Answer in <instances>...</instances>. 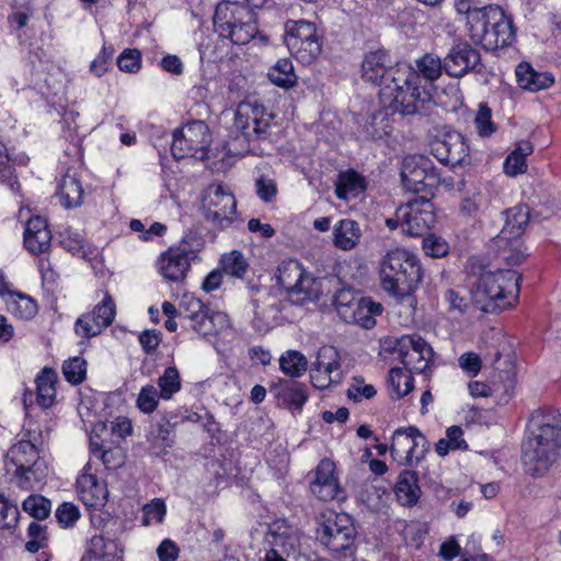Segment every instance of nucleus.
Listing matches in <instances>:
<instances>
[{"mask_svg": "<svg viewBox=\"0 0 561 561\" xmlns=\"http://www.w3.org/2000/svg\"><path fill=\"white\" fill-rule=\"evenodd\" d=\"M561 455V413L546 410L533 415L529 436L524 444L525 465L542 474Z\"/></svg>", "mask_w": 561, "mask_h": 561, "instance_id": "nucleus-1", "label": "nucleus"}, {"mask_svg": "<svg viewBox=\"0 0 561 561\" xmlns=\"http://www.w3.org/2000/svg\"><path fill=\"white\" fill-rule=\"evenodd\" d=\"M520 275L513 270L484 272L471 287L474 306L483 312L496 313L517 304Z\"/></svg>", "mask_w": 561, "mask_h": 561, "instance_id": "nucleus-2", "label": "nucleus"}, {"mask_svg": "<svg viewBox=\"0 0 561 561\" xmlns=\"http://www.w3.org/2000/svg\"><path fill=\"white\" fill-rule=\"evenodd\" d=\"M392 73V84L387 83L379 91L380 101L402 115L423 113L432 96L422 87L420 75L411 65H400L399 70Z\"/></svg>", "mask_w": 561, "mask_h": 561, "instance_id": "nucleus-3", "label": "nucleus"}, {"mask_svg": "<svg viewBox=\"0 0 561 561\" xmlns=\"http://www.w3.org/2000/svg\"><path fill=\"white\" fill-rule=\"evenodd\" d=\"M220 2L213 18L215 31L222 39L234 45H245L259 34L255 13L250 9L263 8L270 0H244Z\"/></svg>", "mask_w": 561, "mask_h": 561, "instance_id": "nucleus-4", "label": "nucleus"}, {"mask_svg": "<svg viewBox=\"0 0 561 561\" xmlns=\"http://www.w3.org/2000/svg\"><path fill=\"white\" fill-rule=\"evenodd\" d=\"M419 259L404 249L389 250L380 261V282L385 291L394 297H409L422 280Z\"/></svg>", "mask_w": 561, "mask_h": 561, "instance_id": "nucleus-5", "label": "nucleus"}, {"mask_svg": "<svg viewBox=\"0 0 561 561\" xmlns=\"http://www.w3.org/2000/svg\"><path fill=\"white\" fill-rule=\"evenodd\" d=\"M467 24L472 42L486 50L507 47L515 38L513 22L499 5L477 9Z\"/></svg>", "mask_w": 561, "mask_h": 561, "instance_id": "nucleus-6", "label": "nucleus"}, {"mask_svg": "<svg viewBox=\"0 0 561 561\" xmlns=\"http://www.w3.org/2000/svg\"><path fill=\"white\" fill-rule=\"evenodd\" d=\"M317 528V539L335 559H352L356 552V529L345 513L329 512L322 515Z\"/></svg>", "mask_w": 561, "mask_h": 561, "instance_id": "nucleus-7", "label": "nucleus"}, {"mask_svg": "<svg viewBox=\"0 0 561 561\" xmlns=\"http://www.w3.org/2000/svg\"><path fill=\"white\" fill-rule=\"evenodd\" d=\"M205 241L197 233H186L179 244L170 247L160 254L158 270L168 282L183 283L192 264L201 262L199 253L204 249Z\"/></svg>", "mask_w": 561, "mask_h": 561, "instance_id": "nucleus-8", "label": "nucleus"}, {"mask_svg": "<svg viewBox=\"0 0 561 561\" xmlns=\"http://www.w3.org/2000/svg\"><path fill=\"white\" fill-rule=\"evenodd\" d=\"M5 469L12 471V482L23 490L34 489L46 476V468L38 462L37 448L30 440H20L9 449Z\"/></svg>", "mask_w": 561, "mask_h": 561, "instance_id": "nucleus-9", "label": "nucleus"}, {"mask_svg": "<svg viewBox=\"0 0 561 561\" xmlns=\"http://www.w3.org/2000/svg\"><path fill=\"white\" fill-rule=\"evenodd\" d=\"M179 317L190 321L191 328L201 335H216L229 328L225 312L213 311L199 298L184 294L179 304Z\"/></svg>", "mask_w": 561, "mask_h": 561, "instance_id": "nucleus-10", "label": "nucleus"}, {"mask_svg": "<svg viewBox=\"0 0 561 561\" xmlns=\"http://www.w3.org/2000/svg\"><path fill=\"white\" fill-rule=\"evenodd\" d=\"M273 123L274 115L256 100H244L236 108L233 127L247 142L267 139Z\"/></svg>", "mask_w": 561, "mask_h": 561, "instance_id": "nucleus-11", "label": "nucleus"}, {"mask_svg": "<svg viewBox=\"0 0 561 561\" xmlns=\"http://www.w3.org/2000/svg\"><path fill=\"white\" fill-rule=\"evenodd\" d=\"M333 305L347 323H358L365 329L376 324L375 316L383 310L381 304L369 297L357 296L351 288H341L333 296Z\"/></svg>", "mask_w": 561, "mask_h": 561, "instance_id": "nucleus-12", "label": "nucleus"}, {"mask_svg": "<svg viewBox=\"0 0 561 561\" xmlns=\"http://www.w3.org/2000/svg\"><path fill=\"white\" fill-rule=\"evenodd\" d=\"M284 42L291 55L304 64L312 62L322 50L314 23L304 20L286 22Z\"/></svg>", "mask_w": 561, "mask_h": 561, "instance_id": "nucleus-13", "label": "nucleus"}, {"mask_svg": "<svg viewBox=\"0 0 561 561\" xmlns=\"http://www.w3.org/2000/svg\"><path fill=\"white\" fill-rule=\"evenodd\" d=\"M211 144V134L203 121H193L172 135L171 152L174 159L204 160Z\"/></svg>", "mask_w": 561, "mask_h": 561, "instance_id": "nucleus-14", "label": "nucleus"}, {"mask_svg": "<svg viewBox=\"0 0 561 561\" xmlns=\"http://www.w3.org/2000/svg\"><path fill=\"white\" fill-rule=\"evenodd\" d=\"M277 284L290 298L298 296L297 302L318 298V280L307 274L302 264L294 259L283 261L275 274Z\"/></svg>", "mask_w": 561, "mask_h": 561, "instance_id": "nucleus-15", "label": "nucleus"}, {"mask_svg": "<svg viewBox=\"0 0 561 561\" xmlns=\"http://www.w3.org/2000/svg\"><path fill=\"white\" fill-rule=\"evenodd\" d=\"M202 209L208 221L226 228L236 219L237 202L229 187L213 183L203 192Z\"/></svg>", "mask_w": 561, "mask_h": 561, "instance_id": "nucleus-16", "label": "nucleus"}, {"mask_svg": "<svg viewBox=\"0 0 561 561\" xmlns=\"http://www.w3.org/2000/svg\"><path fill=\"white\" fill-rule=\"evenodd\" d=\"M405 190L419 193L426 188H436L442 180L433 161L422 154H412L403 159L400 172Z\"/></svg>", "mask_w": 561, "mask_h": 561, "instance_id": "nucleus-17", "label": "nucleus"}, {"mask_svg": "<svg viewBox=\"0 0 561 561\" xmlns=\"http://www.w3.org/2000/svg\"><path fill=\"white\" fill-rule=\"evenodd\" d=\"M392 350L409 373L426 374L430 369L434 352L421 335H402L393 341Z\"/></svg>", "mask_w": 561, "mask_h": 561, "instance_id": "nucleus-18", "label": "nucleus"}, {"mask_svg": "<svg viewBox=\"0 0 561 561\" xmlns=\"http://www.w3.org/2000/svg\"><path fill=\"white\" fill-rule=\"evenodd\" d=\"M397 219L403 232L423 236L436 220L434 204L424 196L414 198L397 208Z\"/></svg>", "mask_w": 561, "mask_h": 561, "instance_id": "nucleus-19", "label": "nucleus"}, {"mask_svg": "<svg viewBox=\"0 0 561 561\" xmlns=\"http://www.w3.org/2000/svg\"><path fill=\"white\" fill-rule=\"evenodd\" d=\"M430 447L428 440L415 426L397 428L392 435L390 451L399 465L420 462Z\"/></svg>", "mask_w": 561, "mask_h": 561, "instance_id": "nucleus-20", "label": "nucleus"}, {"mask_svg": "<svg viewBox=\"0 0 561 561\" xmlns=\"http://www.w3.org/2000/svg\"><path fill=\"white\" fill-rule=\"evenodd\" d=\"M116 316V305L108 293L104 294L91 312L83 313L75 322V332L82 339H91L110 327Z\"/></svg>", "mask_w": 561, "mask_h": 561, "instance_id": "nucleus-21", "label": "nucleus"}, {"mask_svg": "<svg viewBox=\"0 0 561 561\" xmlns=\"http://www.w3.org/2000/svg\"><path fill=\"white\" fill-rule=\"evenodd\" d=\"M248 288L257 297L252 298L254 307L253 328L259 333H266L277 320L282 310V302L270 290L259 284L248 283Z\"/></svg>", "mask_w": 561, "mask_h": 561, "instance_id": "nucleus-22", "label": "nucleus"}, {"mask_svg": "<svg viewBox=\"0 0 561 561\" xmlns=\"http://www.w3.org/2000/svg\"><path fill=\"white\" fill-rule=\"evenodd\" d=\"M267 541L271 549L286 558L300 554L301 531L286 519H277L268 526Z\"/></svg>", "mask_w": 561, "mask_h": 561, "instance_id": "nucleus-23", "label": "nucleus"}, {"mask_svg": "<svg viewBox=\"0 0 561 561\" xmlns=\"http://www.w3.org/2000/svg\"><path fill=\"white\" fill-rule=\"evenodd\" d=\"M445 72L453 78H462L469 72H481V55L468 43L454 45L446 57Z\"/></svg>", "mask_w": 561, "mask_h": 561, "instance_id": "nucleus-24", "label": "nucleus"}, {"mask_svg": "<svg viewBox=\"0 0 561 561\" xmlns=\"http://www.w3.org/2000/svg\"><path fill=\"white\" fill-rule=\"evenodd\" d=\"M469 145L467 139L458 131H450L436 139L432 144V153L434 157L445 163L455 165H463L469 163Z\"/></svg>", "mask_w": 561, "mask_h": 561, "instance_id": "nucleus-25", "label": "nucleus"}, {"mask_svg": "<svg viewBox=\"0 0 561 561\" xmlns=\"http://www.w3.org/2000/svg\"><path fill=\"white\" fill-rule=\"evenodd\" d=\"M76 491L79 500L89 508L100 510L107 502L108 491L106 483L100 481L91 472V465L89 462L77 478Z\"/></svg>", "mask_w": 561, "mask_h": 561, "instance_id": "nucleus-26", "label": "nucleus"}, {"mask_svg": "<svg viewBox=\"0 0 561 561\" xmlns=\"http://www.w3.org/2000/svg\"><path fill=\"white\" fill-rule=\"evenodd\" d=\"M310 491L321 501L342 500L343 490L335 477V465L330 459H322L314 470Z\"/></svg>", "mask_w": 561, "mask_h": 561, "instance_id": "nucleus-27", "label": "nucleus"}, {"mask_svg": "<svg viewBox=\"0 0 561 561\" xmlns=\"http://www.w3.org/2000/svg\"><path fill=\"white\" fill-rule=\"evenodd\" d=\"M400 65L392 66L389 54L382 49L369 51L365 55L362 62L363 78L366 81L380 85L381 89L387 83L392 84V71L399 70Z\"/></svg>", "mask_w": 561, "mask_h": 561, "instance_id": "nucleus-28", "label": "nucleus"}, {"mask_svg": "<svg viewBox=\"0 0 561 561\" xmlns=\"http://www.w3.org/2000/svg\"><path fill=\"white\" fill-rule=\"evenodd\" d=\"M279 407L300 412L308 400V388L293 379H279L270 388Z\"/></svg>", "mask_w": 561, "mask_h": 561, "instance_id": "nucleus-29", "label": "nucleus"}, {"mask_svg": "<svg viewBox=\"0 0 561 561\" xmlns=\"http://www.w3.org/2000/svg\"><path fill=\"white\" fill-rule=\"evenodd\" d=\"M51 233L46 219L36 216L27 220L24 231L25 248L33 254L38 255L50 248Z\"/></svg>", "mask_w": 561, "mask_h": 561, "instance_id": "nucleus-30", "label": "nucleus"}, {"mask_svg": "<svg viewBox=\"0 0 561 561\" xmlns=\"http://www.w3.org/2000/svg\"><path fill=\"white\" fill-rule=\"evenodd\" d=\"M81 561H123V549L117 541L95 535L88 541Z\"/></svg>", "mask_w": 561, "mask_h": 561, "instance_id": "nucleus-31", "label": "nucleus"}, {"mask_svg": "<svg viewBox=\"0 0 561 561\" xmlns=\"http://www.w3.org/2000/svg\"><path fill=\"white\" fill-rule=\"evenodd\" d=\"M0 296L4 299L7 310L20 319L28 320L37 313V305L31 296L11 291L4 283L0 284Z\"/></svg>", "mask_w": 561, "mask_h": 561, "instance_id": "nucleus-32", "label": "nucleus"}, {"mask_svg": "<svg viewBox=\"0 0 561 561\" xmlns=\"http://www.w3.org/2000/svg\"><path fill=\"white\" fill-rule=\"evenodd\" d=\"M515 72L519 88L530 92L546 90L554 83L552 73L539 72L527 62L519 64Z\"/></svg>", "mask_w": 561, "mask_h": 561, "instance_id": "nucleus-33", "label": "nucleus"}, {"mask_svg": "<svg viewBox=\"0 0 561 561\" xmlns=\"http://www.w3.org/2000/svg\"><path fill=\"white\" fill-rule=\"evenodd\" d=\"M505 222L497 236L500 241L507 240V236L522 237L529 222L530 211L526 205H516L504 213Z\"/></svg>", "mask_w": 561, "mask_h": 561, "instance_id": "nucleus-34", "label": "nucleus"}, {"mask_svg": "<svg viewBox=\"0 0 561 561\" xmlns=\"http://www.w3.org/2000/svg\"><path fill=\"white\" fill-rule=\"evenodd\" d=\"M55 196L65 208L80 206L83 198V188L80 180L67 171L58 183Z\"/></svg>", "mask_w": 561, "mask_h": 561, "instance_id": "nucleus-35", "label": "nucleus"}, {"mask_svg": "<svg viewBox=\"0 0 561 561\" xmlns=\"http://www.w3.org/2000/svg\"><path fill=\"white\" fill-rule=\"evenodd\" d=\"M362 230L352 219H341L333 227V244L343 251L353 250L359 242Z\"/></svg>", "mask_w": 561, "mask_h": 561, "instance_id": "nucleus-36", "label": "nucleus"}, {"mask_svg": "<svg viewBox=\"0 0 561 561\" xmlns=\"http://www.w3.org/2000/svg\"><path fill=\"white\" fill-rule=\"evenodd\" d=\"M394 492L401 505L412 506L416 504L421 494L416 472L411 470L402 471L396 483Z\"/></svg>", "mask_w": 561, "mask_h": 561, "instance_id": "nucleus-37", "label": "nucleus"}, {"mask_svg": "<svg viewBox=\"0 0 561 561\" xmlns=\"http://www.w3.org/2000/svg\"><path fill=\"white\" fill-rule=\"evenodd\" d=\"M57 381V373L47 367L36 377V401L43 409H48L55 403Z\"/></svg>", "mask_w": 561, "mask_h": 561, "instance_id": "nucleus-38", "label": "nucleus"}, {"mask_svg": "<svg viewBox=\"0 0 561 561\" xmlns=\"http://www.w3.org/2000/svg\"><path fill=\"white\" fill-rule=\"evenodd\" d=\"M366 190L365 178L354 170L341 172L335 187L337 198L348 201L358 197Z\"/></svg>", "mask_w": 561, "mask_h": 561, "instance_id": "nucleus-39", "label": "nucleus"}, {"mask_svg": "<svg viewBox=\"0 0 561 561\" xmlns=\"http://www.w3.org/2000/svg\"><path fill=\"white\" fill-rule=\"evenodd\" d=\"M493 243L497 257L508 265H519L526 259L522 237L507 236V240L500 241V236H496Z\"/></svg>", "mask_w": 561, "mask_h": 561, "instance_id": "nucleus-40", "label": "nucleus"}, {"mask_svg": "<svg viewBox=\"0 0 561 561\" xmlns=\"http://www.w3.org/2000/svg\"><path fill=\"white\" fill-rule=\"evenodd\" d=\"M534 151L529 141H520L504 161V172L510 176H516L526 172V158Z\"/></svg>", "mask_w": 561, "mask_h": 561, "instance_id": "nucleus-41", "label": "nucleus"}, {"mask_svg": "<svg viewBox=\"0 0 561 561\" xmlns=\"http://www.w3.org/2000/svg\"><path fill=\"white\" fill-rule=\"evenodd\" d=\"M270 81L280 88L288 89L296 84L297 76L290 59H279L268 71Z\"/></svg>", "mask_w": 561, "mask_h": 561, "instance_id": "nucleus-42", "label": "nucleus"}, {"mask_svg": "<svg viewBox=\"0 0 561 561\" xmlns=\"http://www.w3.org/2000/svg\"><path fill=\"white\" fill-rule=\"evenodd\" d=\"M413 381V377L408 370L399 367L392 368L389 373L388 379L392 391L391 397L400 399L407 396L414 387Z\"/></svg>", "mask_w": 561, "mask_h": 561, "instance_id": "nucleus-43", "label": "nucleus"}, {"mask_svg": "<svg viewBox=\"0 0 561 561\" xmlns=\"http://www.w3.org/2000/svg\"><path fill=\"white\" fill-rule=\"evenodd\" d=\"M280 370L290 378H298L307 370V359L298 351H287L279 358Z\"/></svg>", "mask_w": 561, "mask_h": 561, "instance_id": "nucleus-44", "label": "nucleus"}, {"mask_svg": "<svg viewBox=\"0 0 561 561\" xmlns=\"http://www.w3.org/2000/svg\"><path fill=\"white\" fill-rule=\"evenodd\" d=\"M220 264L224 273L237 278H243L249 268L247 259L237 250L224 254Z\"/></svg>", "mask_w": 561, "mask_h": 561, "instance_id": "nucleus-45", "label": "nucleus"}, {"mask_svg": "<svg viewBox=\"0 0 561 561\" xmlns=\"http://www.w3.org/2000/svg\"><path fill=\"white\" fill-rule=\"evenodd\" d=\"M415 71L428 81L437 80L442 72L445 71V61L439 57L426 54L416 60Z\"/></svg>", "mask_w": 561, "mask_h": 561, "instance_id": "nucleus-46", "label": "nucleus"}, {"mask_svg": "<svg viewBox=\"0 0 561 561\" xmlns=\"http://www.w3.org/2000/svg\"><path fill=\"white\" fill-rule=\"evenodd\" d=\"M158 385L161 398L164 400L171 399L181 389V378L178 368L174 366L165 368L163 375L159 377Z\"/></svg>", "mask_w": 561, "mask_h": 561, "instance_id": "nucleus-47", "label": "nucleus"}, {"mask_svg": "<svg viewBox=\"0 0 561 561\" xmlns=\"http://www.w3.org/2000/svg\"><path fill=\"white\" fill-rule=\"evenodd\" d=\"M62 374L72 385L81 383L87 375V362L80 356L66 360L62 365Z\"/></svg>", "mask_w": 561, "mask_h": 561, "instance_id": "nucleus-48", "label": "nucleus"}, {"mask_svg": "<svg viewBox=\"0 0 561 561\" xmlns=\"http://www.w3.org/2000/svg\"><path fill=\"white\" fill-rule=\"evenodd\" d=\"M22 506L26 513L36 519H45L51 510L50 501L42 495H30L24 500Z\"/></svg>", "mask_w": 561, "mask_h": 561, "instance_id": "nucleus-49", "label": "nucleus"}, {"mask_svg": "<svg viewBox=\"0 0 561 561\" xmlns=\"http://www.w3.org/2000/svg\"><path fill=\"white\" fill-rule=\"evenodd\" d=\"M142 525H150L152 523H162L167 507L164 501L161 499H153L150 503L142 505Z\"/></svg>", "mask_w": 561, "mask_h": 561, "instance_id": "nucleus-50", "label": "nucleus"}, {"mask_svg": "<svg viewBox=\"0 0 561 561\" xmlns=\"http://www.w3.org/2000/svg\"><path fill=\"white\" fill-rule=\"evenodd\" d=\"M13 12L8 20L11 25H15L18 30L23 28L33 13L30 0H13Z\"/></svg>", "mask_w": 561, "mask_h": 561, "instance_id": "nucleus-51", "label": "nucleus"}, {"mask_svg": "<svg viewBox=\"0 0 561 561\" xmlns=\"http://www.w3.org/2000/svg\"><path fill=\"white\" fill-rule=\"evenodd\" d=\"M422 247L425 254L432 257H443L449 252V244L447 241L433 233L423 239Z\"/></svg>", "mask_w": 561, "mask_h": 561, "instance_id": "nucleus-52", "label": "nucleus"}, {"mask_svg": "<svg viewBox=\"0 0 561 561\" xmlns=\"http://www.w3.org/2000/svg\"><path fill=\"white\" fill-rule=\"evenodd\" d=\"M485 198L481 192L474 191L472 194L465 196L460 204V210L465 216L476 217L483 208Z\"/></svg>", "mask_w": 561, "mask_h": 561, "instance_id": "nucleus-53", "label": "nucleus"}, {"mask_svg": "<svg viewBox=\"0 0 561 561\" xmlns=\"http://www.w3.org/2000/svg\"><path fill=\"white\" fill-rule=\"evenodd\" d=\"M117 66L122 71L138 72L140 69V51L137 48L125 49L117 58Z\"/></svg>", "mask_w": 561, "mask_h": 561, "instance_id": "nucleus-54", "label": "nucleus"}, {"mask_svg": "<svg viewBox=\"0 0 561 561\" xmlns=\"http://www.w3.org/2000/svg\"><path fill=\"white\" fill-rule=\"evenodd\" d=\"M376 394V389L371 385H366L363 379L354 378V382L347 390L348 399L359 402L362 399H371Z\"/></svg>", "mask_w": 561, "mask_h": 561, "instance_id": "nucleus-55", "label": "nucleus"}, {"mask_svg": "<svg viewBox=\"0 0 561 561\" xmlns=\"http://www.w3.org/2000/svg\"><path fill=\"white\" fill-rule=\"evenodd\" d=\"M19 510L0 495V529L12 528L18 523Z\"/></svg>", "mask_w": 561, "mask_h": 561, "instance_id": "nucleus-56", "label": "nucleus"}, {"mask_svg": "<svg viewBox=\"0 0 561 561\" xmlns=\"http://www.w3.org/2000/svg\"><path fill=\"white\" fill-rule=\"evenodd\" d=\"M80 517L78 507L70 502L60 504L56 511V518L64 527L72 526Z\"/></svg>", "mask_w": 561, "mask_h": 561, "instance_id": "nucleus-57", "label": "nucleus"}, {"mask_svg": "<svg viewBox=\"0 0 561 561\" xmlns=\"http://www.w3.org/2000/svg\"><path fill=\"white\" fill-rule=\"evenodd\" d=\"M173 426L162 419L156 424L148 435L149 439L161 440L163 446H171L173 443Z\"/></svg>", "mask_w": 561, "mask_h": 561, "instance_id": "nucleus-58", "label": "nucleus"}, {"mask_svg": "<svg viewBox=\"0 0 561 561\" xmlns=\"http://www.w3.org/2000/svg\"><path fill=\"white\" fill-rule=\"evenodd\" d=\"M474 124L480 136H490L494 131V125L491 121V111L486 106H481L474 118Z\"/></svg>", "mask_w": 561, "mask_h": 561, "instance_id": "nucleus-59", "label": "nucleus"}, {"mask_svg": "<svg viewBox=\"0 0 561 561\" xmlns=\"http://www.w3.org/2000/svg\"><path fill=\"white\" fill-rule=\"evenodd\" d=\"M339 357V352L334 346H322L319 348L317 358L313 363V368L318 373H322V368H328V365H330V362L334 360V358Z\"/></svg>", "mask_w": 561, "mask_h": 561, "instance_id": "nucleus-60", "label": "nucleus"}, {"mask_svg": "<svg viewBox=\"0 0 561 561\" xmlns=\"http://www.w3.org/2000/svg\"><path fill=\"white\" fill-rule=\"evenodd\" d=\"M61 245L69 252L73 254H80L83 252L84 248V240L80 236V233L72 232V231H66L61 236Z\"/></svg>", "mask_w": 561, "mask_h": 561, "instance_id": "nucleus-61", "label": "nucleus"}, {"mask_svg": "<svg viewBox=\"0 0 561 561\" xmlns=\"http://www.w3.org/2000/svg\"><path fill=\"white\" fill-rule=\"evenodd\" d=\"M161 398L160 392L153 386L142 387V413L152 412Z\"/></svg>", "mask_w": 561, "mask_h": 561, "instance_id": "nucleus-62", "label": "nucleus"}, {"mask_svg": "<svg viewBox=\"0 0 561 561\" xmlns=\"http://www.w3.org/2000/svg\"><path fill=\"white\" fill-rule=\"evenodd\" d=\"M481 359L476 353H465L459 357V366L470 375H477L481 370Z\"/></svg>", "mask_w": 561, "mask_h": 561, "instance_id": "nucleus-63", "label": "nucleus"}, {"mask_svg": "<svg viewBox=\"0 0 561 561\" xmlns=\"http://www.w3.org/2000/svg\"><path fill=\"white\" fill-rule=\"evenodd\" d=\"M157 553L160 561H176L179 549L172 540L164 539L158 547Z\"/></svg>", "mask_w": 561, "mask_h": 561, "instance_id": "nucleus-64", "label": "nucleus"}]
</instances>
